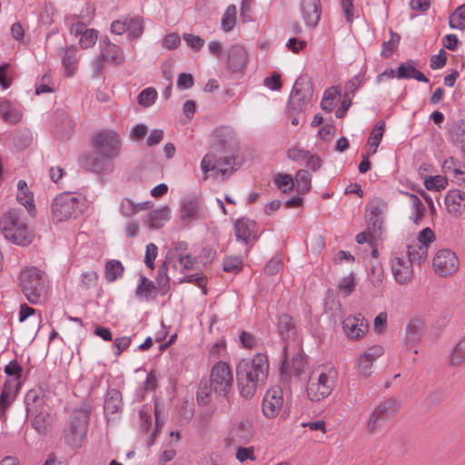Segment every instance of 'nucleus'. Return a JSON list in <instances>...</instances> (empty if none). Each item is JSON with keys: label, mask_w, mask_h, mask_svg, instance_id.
<instances>
[{"label": "nucleus", "mask_w": 465, "mask_h": 465, "mask_svg": "<svg viewBox=\"0 0 465 465\" xmlns=\"http://www.w3.org/2000/svg\"><path fill=\"white\" fill-rule=\"evenodd\" d=\"M0 228L5 238L16 245L27 246L34 241V231L28 225L24 213L19 209H10L5 212L0 221Z\"/></svg>", "instance_id": "1"}, {"label": "nucleus", "mask_w": 465, "mask_h": 465, "mask_svg": "<svg viewBox=\"0 0 465 465\" xmlns=\"http://www.w3.org/2000/svg\"><path fill=\"white\" fill-rule=\"evenodd\" d=\"M338 371L332 365L318 367L310 376L306 386V396L312 402L327 399L334 391Z\"/></svg>", "instance_id": "2"}, {"label": "nucleus", "mask_w": 465, "mask_h": 465, "mask_svg": "<svg viewBox=\"0 0 465 465\" xmlns=\"http://www.w3.org/2000/svg\"><path fill=\"white\" fill-rule=\"evenodd\" d=\"M87 207L86 199L79 193L64 192L59 193L52 203V220L62 223L77 218Z\"/></svg>", "instance_id": "3"}, {"label": "nucleus", "mask_w": 465, "mask_h": 465, "mask_svg": "<svg viewBox=\"0 0 465 465\" xmlns=\"http://www.w3.org/2000/svg\"><path fill=\"white\" fill-rule=\"evenodd\" d=\"M261 371L262 358L260 356H256L254 359H243L238 363L236 368L237 380L240 392L245 399L253 396Z\"/></svg>", "instance_id": "4"}, {"label": "nucleus", "mask_w": 465, "mask_h": 465, "mask_svg": "<svg viewBox=\"0 0 465 465\" xmlns=\"http://www.w3.org/2000/svg\"><path fill=\"white\" fill-rule=\"evenodd\" d=\"M19 280L21 290L30 302L37 303L45 299L47 286L39 269L29 267L23 270Z\"/></svg>", "instance_id": "5"}, {"label": "nucleus", "mask_w": 465, "mask_h": 465, "mask_svg": "<svg viewBox=\"0 0 465 465\" xmlns=\"http://www.w3.org/2000/svg\"><path fill=\"white\" fill-rule=\"evenodd\" d=\"M313 96V88L311 79L307 75H300L291 91L287 110L290 114L305 112L311 105Z\"/></svg>", "instance_id": "6"}, {"label": "nucleus", "mask_w": 465, "mask_h": 465, "mask_svg": "<svg viewBox=\"0 0 465 465\" xmlns=\"http://www.w3.org/2000/svg\"><path fill=\"white\" fill-rule=\"evenodd\" d=\"M401 410L400 402L394 398L381 401L370 413L364 424L367 433L374 435L381 432L384 423L394 417Z\"/></svg>", "instance_id": "7"}, {"label": "nucleus", "mask_w": 465, "mask_h": 465, "mask_svg": "<svg viewBox=\"0 0 465 465\" xmlns=\"http://www.w3.org/2000/svg\"><path fill=\"white\" fill-rule=\"evenodd\" d=\"M195 259L189 254L181 255H166L164 262L158 271L157 283L161 289L168 285L170 277L168 271L171 269L173 276L177 273L184 274L187 271L192 270L194 266Z\"/></svg>", "instance_id": "8"}, {"label": "nucleus", "mask_w": 465, "mask_h": 465, "mask_svg": "<svg viewBox=\"0 0 465 465\" xmlns=\"http://www.w3.org/2000/svg\"><path fill=\"white\" fill-rule=\"evenodd\" d=\"M305 361L301 352L300 341L295 346L286 343L283 349V360L281 364V378L284 381L292 376H299L303 371Z\"/></svg>", "instance_id": "9"}, {"label": "nucleus", "mask_w": 465, "mask_h": 465, "mask_svg": "<svg viewBox=\"0 0 465 465\" xmlns=\"http://www.w3.org/2000/svg\"><path fill=\"white\" fill-rule=\"evenodd\" d=\"M235 159L232 155H220V153L210 151L206 153L202 162L201 169L207 179V173L215 171V177L223 176L232 173L234 171Z\"/></svg>", "instance_id": "10"}, {"label": "nucleus", "mask_w": 465, "mask_h": 465, "mask_svg": "<svg viewBox=\"0 0 465 465\" xmlns=\"http://www.w3.org/2000/svg\"><path fill=\"white\" fill-rule=\"evenodd\" d=\"M93 143L99 153L104 158H114L120 151V140L118 134L113 130H104L97 133Z\"/></svg>", "instance_id": "11"}, {"label": "nucleus", "mask_w": 465, "mask_h": 465, "mask_svg": "<svg viewBox=\"0 0 465 465\" xmlns=\"http://www.w3.org/2000/svg\"><path fill=\"white\" fill-rule=\"evenodd\" d=\"M233 381L232 372L224 361H218L211 371V386L214 393L226 396L232 388Z\"/></svg>", "instance_id": "12"}, {"label": "nucleus", "mask_w": 465, "mask_h": 465, "mask_svg": "<svg viewBox=\"0 0 465 465\" xmlns=\"http://www.w3.org/2000/svg\"><path fill=\"white\" fill-rule=\"evenodd\" d=\"M88 423V414L84 410H76L74 411L68 427L64 430L66 441L73 445L78 446L85 437Z\"/></svg>", "instance_id": "13"}, {"label": "nucleus", "mask_w": 465, "mask_h": 465, "mask_svg": "<svg viewBox=\"0 0 465 465\" xmlns=\"http://www.w3.org/2000/svg\"><path fill=\"white\" fill-rule=\"evenodd\" d=\"M391 270L395 282L407 284L413 276V265L402 252H393L390 259Z\"/></svg>", "instance_id": "14"}, {"label": "nucleus", "mask_w": 465, "mask_h": 465, "mask_svg": "<svg viewBox=\"0 0 465 465\" xmlns=\"http://www.w3.org/2000/svg\"><path fill=\"white\" fill-rule=\"evenodd\" d=\"M432 265L436 274L446 277L454 274L458 271L460 261L453 251L440 249L433 257Z\"/></svg>", "instance_id": "15"}, {"label": "nucleus", "mask_w": 465, "mask_h": 465, "mask_svg": "<svg viewBox=\"0 0 465 465\" xmlns=\"http://www.w3.org/2000/svg\"><path fill=\"white\" fill-rule=\"evenodd\" d=\"M283 391L280 386H272L263 396V415L275 418L283 406Z\"/></svg>", "instance_id": "16"}, {"label": "nucleus", "mask_w": 465, "mask_h": 465, "mask_svg": "<svg viewBox=\"0 0 465 465\" xmlns=\"http://www.w3.org/2000/svg\"><path fill=\"white\" fill-rule=\"evenodd\" d=\"M236 135L230 127H221L214 132L212 150L215 153L231 152L236 147Z\"/></svg>", "instance_id": "17"}, {"label": "nucleus", "mask_w": 465, "mask_h": 465, "mask_svg": "<svg viewBox=\"0 0 465 465\" xmlns=\"http://www.w3.org/2000/svg\"><path fill=\"white\" fill-rule=\"evenodd\" d=\"M100 54L104 63L121 65L125 61V55L121 46L111 42L108 37L103 38L99 43Z\"/></svg>", "instance_id": "18"}, {"label": "nucleus", "mask_w": 465, "mask_h": 465, "mask_svg": "<svg viewBox=\"0 0 465 465\" xmlns=\"http://www.w3.org/2000/svg\"><path fill=\"white\" fill-rule=\"evenodd\" d=\"M381 346L374 345L368 348L357 360V370L360 375L369 377L372 372L373 362L383 355Z\"/></svg>", "instance_id": "19"}, {"label": "nucleus", "mask_w": 465, "mask_h": 465, "mask_svg": "<svg viewBox=\"0 0 465 465\" xmlns=\"http://www.w3.org/2000/svg\"><path fill=\"white\" fill-rule=\"evenodd\" d=\"M300 10L307 27L314 28L319 24L322 15L320 0H302Z\"/></svg>", "instance_id": "20"}, {"label": "nucleus", "mask_w": 465, "mask_h": 465, "mask_svg": "<svg viewBox=\"0 0 465 465\" xmlns=\"http://www.w3.org/2000/svg\"><path fill=\"white\" fill-rule=\"evenodd\" d=\"M153 413L154 414V428L151 437L153 440L161 430L162 423L159 420V411L155 404L154 409L151 405H143L139 411L140 426L144 431H148L152 426Z\"/></svg>", "instance_id": "21"}, {"label": "nucleus", "mask_w": 465, "mask_h": 465, "mask_svg": "<svg viewBox=\"0 0 465 465\" xmlns=\"http://www.w3.org/2000/svg\"><path fill=\"white\" fill-rule=\"evenodd\" d=\"M252 432L249 427L238 424L233 426L224 440L226 448L232 449L249 442Z\"/></svg>", "instance_id": "22"}, {"label": "nucleus", "mask_w": 465, "mask_h": 465, "mask_svg": "<svg viewBox=\"0 0 465 465\" xmlns=\"http://www.w3.org/2000/svg\"><path fill=\"white\" fill-rule=\"evenodd\" d=\"M18 392L15 381H5L0 391V419L5 415L6 411L15 401Z\"/></svg>", "instance_id": "23"}, {"label": "nucleus", "mask_w": 465, "mask_h": 465, "mask_svg": "<svg viewBox=\"0 0 465 465\" xmlns=\"http://www.w3.org/2000/svg\"><path fill=\"white\" fill-rule=\"evenodd\" d=\"M445 204L450 214L460 216L465 211V193L458 189L449 191L445 196Z\"/></svg>", "instance_id": "24"}, {"label": "nucleus", "mask_w": 465, "mask_h": 465, "mask_svg": "<svg viewBox=\"0 0 465 465\" xmlns=\"http://www.w3.org/2000/svg\"><path fill=\"white\" fill-rule=\"evenodd\" d=\"M71 33L79 37V45L84 49L91 48L98 39V32L94 28H84L82 23L72 25Z\"/></svg>", "instance_id": "25"}, {"label": "nucleus", "mask_w": 465, "mask_h": 465, "mask_svg": "<svg viewBox=\"0 0 465 465\" xmlns=\"http://www.w3.org/2000/svg\"><path fill=\"white\" fill-rule=\"evenodd\" d=\"M235 235L238 241L248 243L256 238V223L249 219L241 218L234 223Z\"/></svg>", "instance_id": "26"}, {"label": "nucleus", "mask_w": 465, "mask_h": 465, "mask_svg": "<svg viewBox=\"0 0 465 465\" xmlns=\"http://www.w3.org/2000/svg\"><path fill=\"white\" fill-rule=\"evenodd\" d=\"M397 79H415L422 83L429 82V79L416 69L415 62L413 60H407L398 66Z\"/></svg>", "instance_id": "27"}, {"label": "nucleus", "mask_w": 465, "mask_h": 465, "mask_svg": "<svg viewBox=\"0 0 465 465\" xmlns=\"http://www.w3.org/2000/svg\"><path fill=\"white\" fill-rule=\"evenodd\" d=\"M247 62V53L242 46L234 45L229 51V66L233 71L242 70Z\"/></svg>", "instance_id": "28"}, {"label": "nucleus", "mask_w": 465, "mask_h": 465, "mask_svg": "<svg viewBox=\"0 0 465 465\" xmlns=\"http://www.w3.org/2000/svg\"><path fill=\"white\" fill-rule=\"evenodd\" d=\"M0 116L11 124H16L21 122L23 113L18 108L15 107L8 101L0 103Z\"/></svg>", "instance_id": "29"}, {"label": "nucleus", "mask_w": 465, "mask_h": 465, "mask_svg": "<svg viewBox=\"0 0 465 465\" xmlns=\"http://www.w3.org/2000/svg\"><path fill=\"white\" fill-rule=\"evenodd\" d=\"M16 201L24 205L30 213L35 209L33 193L29 190L27 183L23 180L17 183Z\"/></svg>", "instance_id": "30"}, {"label": "nucleus", "mask_w": 465, "mask_h": 465, "mask_svg": "<svg viewBox=\"0 0 465 465\" xmlns=\"http://www.w3.org/2000/svg\"><path fill=\"white\" fill-rule=\"evenodd\" d=\"M342 328L350 339H361L368 331L367 322H342Z\"/></svg>", "instance_id": "31"}, {"label": "nucleus", "mask_w": 465, "mask_h": 465, "mask_svg": "<svg viewBox=\"0 0 465 465\" xmlns=\"http://www.w3.org/2000/svg\"><path fill=\"white\" fill-rule=\"evenodd\" d=\"M169 207H162L150 213L147 218L148 224L153 229L161 228L170 219Z\"/></svg>", "instance_id": "32"}, {"label": "nucleus", "mask_w": 465, "mask_h": 465, "mask_svg": "<svg viewBox=\"0 0 465 465\" xmlns=\"http://www.w3.org/2000/svg\"><path fill=\"white\" fill-rule=\"evenodd\" d=\"M124 267L118 260H110L104 265V278L108 282H115L124 275Z\"/></svg>", "instance_id": "33"}, {"label": "nucleus", "mask_w": 465, "mask_h": 465, "mask_svg": "<svg viewBox=\"0 0 465 465\" xmlns=\"http://www.w3.org/2000/svg\"><path fill=\"white\" fill-rule=\"evenodd\" d=\"M76 52V47L70 46L65 49L63 55V65L67 76H72L77 69Z\"/></svg>", "instance_id": "34"}, {"label": "nucleus", "mask_w": 465, "mask_h": 465, "mask_svg": "<svg viewBox=\"0 0 465 465\" xmlns=\"http://www.w3.org/2000/svg\"><path fill=\"white\" fill-rule=\"evenodd\" d=\"M405 255L407 256V259H410L412 265L414 263L421 264L428 256V250L426 246L419 245L414 242L408 245L407 254Z\"/></svg>", "instance_id": "35"}, {"label": "nucleus", "mask_w": 465, "mask_h": 465, "mask_svg": "<svg viewBox=\"0 0 465 465\" xmlns=\"http://www.w3.org/2000/svg\"><path fill=\"white\" fill-rule=\"evenodd\" d=\"M463 362H465V336L456 343L449 357V363L451 366H460Z\"/></svg>", "instance_id": "36"}, {"label": "nucleus", "mask_w": 465, "mask_h": 465, "mask_svg": "<svg viewBox=\"0 0 465 465\" xmlns=\"http://www.w3.org/2000/svg\"><path fill=\"white\" fill-rule=\"evenodd\" d=\"M339 96L340 91L336 86H332L325 90L322 100L321 102L322 109L327 112H331Z\"/></svg>", "instance_id": "37"}, {"label": "nucleus", "mask_w": 465, "mask_h": 465, "mask_svg": "<svg viewBox=\"0 0 465 465\" xmlns=\"http://www.w3.org/2000/svg\"><path fill=\"white\" fill-rule=\"evenodd\" d=\"M356 287V277L353 272L343 276L338 283L339 293L343 297L350 296L355 290Z\"/></svg>", "instance_id": "38"}, {"label": "nucleus", "mask_w": 465, "mask_h": 465, "mask_svg": "<svg viewBox=\"0 0 465 465\" xmlns=\"http://www.w3.org/2000/svg\"><path fill=\"white\" fill-rule=\"evenodd\" d=\"M155 292V286L153 282L149 281L145 276H140V283L136 288L135 294L139 299L148 300Z\"/></svg>", "instance_id": "39"}, {"label": "nucleus", "mask_w": 465, "mask_h": 465, "mask_svg": "<svg viewBox=\"0 0 465 465\" xmlns=\"http://www.w3.org/2000/svg\"><path fill=\"white\" fill-rule=\"evenodd\" d=\"M181 217L184 221H191L201 217V208L194 201H187L183 203Z\"/></svg>", "instance_id": "40"}, {"label": "nucleus", "mask_w": 465, "mask_h": 465, "mask_svg": "<svg viewBox=\"0 0 465 465\" xmlns=\"http://www.w3.org/2000/svg\"><path fill=\"white\" fill-rule=\"evenodd\" d=\"M236 18H237V8L234 5H230L225 9L221 25L224 32H230L236 24Z\"/></svg>", "instance_id": "41"}, {"label": "nucleus", "mask_w": 465, "mask_h": 465, "mask_svg": "<svg viewBox=\"0 0 465 465\" xmlns=\"http://www.w3.org/2000/svg\"><path fill=\"white\" fill-rule=\"evenodd\" d=\"M144 30L143 19L142 17L127 18V33L130 39L139 38Z\"/></svg>", "instance_id": "42"}, {"label": "nucleus", "mask_w": 465, "mask_h": 465, "mask_svg": "<svg viewBox=\"0 0 465 465\" xmlns=\"http://www.w3.org/2000/svg\"><path fill=\"white\" fill-rule=\"evenodd\" d=\"M312 176L305 170H300L296 173L294 185L299 193H306L311 189Z\"/></svg>", "instance_id": "43"}, {"label": "nucleus", "mask_w": 465, "mask_h": 465, "mask_svg": "<svg viewBox=\"0 0 465 465\" xmlns=\"http://www.w3.org/2000/svg\"><path fill=\"white\" fill-rule=\"evenodd\" d=\"M460 166V163L454 157L450 156L443 161L442 171L445 174L451 175L453 178L459 179L460 175H463Z\"/></svg>", "instance_id": "44"}, {"label": "nucleus", "mask_w": 465, "mask_h": 465, "mask_svg": "<svg viewBox=\"0 0 465 465\" xmlns=\"http://www.w3.org/2000/svg\"><path fill=\"white\" fill-rule=\"evenodd\" d=\"M384 127L385 124L383 122H380L371 132L370 137L368 139V145L371 147V153H375L377 152V148L383 137Z\"/></svg>", "instance_id": "45"}, {"label": "nucleus", "mask_w": 465, "mask_h": 465, "mask_svg": "<svg viewBox=\"0 0 465 465\" xmlns=\"http://www.w3.org/2000/svg\"><path fill=\"white\" fill-rule=\"evenodd\" d=\"M409 196L411 203V214L410 219L414 223H418L425 213V206L417 195L409 194Z\"/></svg>", "instance_id": "46"}, {"label": "nucleus", "mask_w": 465, "mask_h": 465, "mask_svg": "<svg viewBox=\"0 0 465 465\" xmlns=\"http://www.w3.org/2000/svg\"><path fill=\"white\" fill-rule=\"evenodd\" d=\"M450 27L457 30L465 29V4L459 6L450 16Z\"/></svg>", "instance_id": "47"}, {"label": "nucleus", "mask_w": 465, "mask_h": 465, "mask_svg": "<svg viewBox=\"0 0 465 465\" xmlns=\"http://www.w3.org/2000/svg\"><path fill=\"white\" fill-rule=\"evenodd\" d=\"M274 183L284 193H290L294 187V180L287 173H278L274 176Z\"/></svg>", "instance_id": "48"}, {"label": "nucleus", "mask_w": 465, "mask_h": 465, "mask_svg": "<svg viewBox=\"0 0 465 465\" xmlns=\"http://www.w3.org/2000/svg\"><path fill=\"white\" fill-rule=\"evenodd\" d=\"M121 395L118 391L111 392L104 401V411L107 414H114L121 409Z\"/></svg>", "instance_id": "49"}, {"label": "nucleus", "mask_w": 465, "mask_h": 465, "mask_svg": "<svg viewBox=\"0 0 465 465\" xmlns=\"http://www.w3.org/2000/svg\"><path fill=\"white\" fill-rule=\"evenodd\" d=\"M22 367L17 363V361H10L5 367V373L9 376L5 381H15L17 383V391H20L21 387V376H22Z\"/></svg>", "instance_id": "50"}, {"label": "nucleus", "mask_w": 465, "mask_h": 465, "mask_svg": "<svg viewBox=\"0 0 465 465\" xmlns=\"http://www.w3.org/2000/svg\"><path fill=\"white\" fill-rule=\"evenodd\" d=\"M263 86L273 92H280L282 87V75L278 72H272L263 78Z\"/></svg>", "instance_id": "51"}, {"label": "nucleus", "mask_w": 465, "mask_h": 465, "mask_svg": "<svg viewBox=\"0 0 465 465\" xmlns=\"http://www.w3.org/2000/svg\"><path fill=\"white\" fill-rule=\"evenodd\" d=\"M144 207L145 203L136 204L128 198L124 199L120 204L121 213L126 217L133 216L137 212L143 210Z\"/></svg>", "instance_id": "52"}, {"label": "nucleus", "mask_w": 465, "mask_h": 465, "mask_svg": "<svg viewBox=\"0 0 465 465\" xmlns=\"http://www.w3.org/2000/svg\"><path fill=\"white\" fill-rule=\"evenodd\" d=\"M235 458L239 462L243 463L247 460L252 461L256 460L254 447H244L243 445H241L235 447Z\"/></svg>", "instance_id": "53"}, {"label": "nucleus", "mask_w": 465, "mask_h": 465, "mask_svg": "<svg viewBox=\"0 0 465 465\" xmlns=\"http://www.w3.org/2000/svg\"><path fill=\"white\" fill-rule=\"evenodd\" d=\"M98 273L95 271H87L80 276V286L84 290L93 289L97 285Z\"/></svg>", "instance_id": "54"}, {"label": "nucleus", "mask_w": 465, "mask_h": 465, "mask_svg": "<svg viewBox=\"0 0 465 465\" xmlns=\"http://www.w3.org/2000/svg\"><path fill=\"white\" fill-rule=\"evenodd\" d=\"M157 92L152 88L143 90L138 95V103L143 107H149L155 103Z\"/></svg>", "instance_id": "55"}, {"label": "nucleus", "mask_w": 465, "mask_h": 465, "mask_svg": "<svg viewBox=\"0 0 465 465\" xmlns=\"http://www.w3.org/2000/svg\"><path fill=\"white\" fill-rule=\"evenodd\" d=\"M324 307L325 313L327 314V318H329V320L339 317L341 306L336 299L332 297L327 298L324 302Z\"/></svg>", "instance_id": "56"}, {"label": "nucleus", "mask_w": 465, "mask_h": 465, "mask_svg": "<svg viewBox=\"0 0 465 465\" xmlns=\"http://www.w3.org/2000/svg\"><path fill=\"white\" fill-rule=\"evenodd\" d=\"M282 269V260L279 254L274 255L264 267V271L271 276H276Z\"/></svg>", "instance_id": "57"}, {"label": "nucleus", "mask_w": 465, "mask_h": 465, "mask_svg": "<svg viewBox=\"0 0 465 465\" xmlns=\"http://www.w3.org/2000/svg\"><path fill=\"white\" fill-rule=\"evenodd\" d=\"M242 259L238 256H230L223 261V270L227 272L237 273L242 269Z\"/></svg>", "instance_id": "58"}, {"label": "nucleus", "mask_w": 465, "mask_h": 465, "mask_svg": "<svg viewBox=\"0 0 465 465\" xmlns=\"http://www.w3.org/2000/svg\"><path fill=\"white\" fill-rule=\"evenodd\" d=\"M371 283L374 288H379L383 282V271L381 266H372L368 273Z\"/></svg>", "instance_id": "59"}, {"label": "nucleus", "mask_w": 465, "mask_h": 465, "mask_svg": "<svg viewBox=\"0 0 465 465\" xmlns=\"http://www.w3.org/2000/svg\"><path fill=\"white\" fill-rule=\"evenodd\" d=\"M181 38L177 33H170L162 40V47L166 50H173L180 45Z\"/></svg>", "instance_id": "60"}, {"label": "nucleus", "mask_w": 465, "mask_h": 465, "mask_svg": "<svg viewBox=\"0 0 465 465\" xmlns=\"http://www.w3.org/2000/svg\"><path fill=\"white\" fill-rule=\"evenodd\" d=\"M214 392L212 386L207 384L201 385L197 391V401L202 405H206L212 399V393Z\"/></svg>", "instance_id": "61"}, {"label": "nucleus", "mask_w": 465, "mask_h": 465, "mask_svg": "<svg viewBox=\"0 0 465 465\" xmlns=\"http://www.w3.org/2000/svg\"><path fill=\"white\" fill-rule=\"evenodd\" d=\"M309 151L292 147L288 150L287 156L290 160L303 164L305 158L308 157Z\"/></svg>", "instance_id": "62"}, {"label": "nucleus", "mask_w": 465, "mask_h": 465, "mask_svg": "<svg viewBox=\"0 0 465 465\" xmlns=\"http://www.w3.org/2000/svg\"><path fill=\"white\" fill-rule=\"evenodd\" d=\"M434 239H435V235H434L433 231L430 228L427 227L420 232L416 243H418L419 245H422V246L424 245L428 248L429 244L430 242H432L434 241Z\"/></svg>", "instance_id": "63"}, {"label": "nucleus", "mask_w": 465, "mask_h": 465, "mask_svg": "<svg viewBox=\"0 0 465 465\" xmlns=\"http://www.w3.org/2000/svg\"><path fill=\"white\" fill-rule=\"evenodd\" d=\"M425 187L428 190L440 191L443 189L447 183L446 179L440 175L430 177L425 180Z\"/></svg>", "instance_id": "64"}]
</instances>
